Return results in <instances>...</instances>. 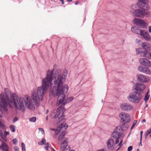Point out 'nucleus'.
Wrapping results in <instances>:
<instances>
[{
	"label": "nucleus",
	"instance_id": "ddd939ff",
	"mask_svg": "<svg viewBox=\"0 0 151 151\" xmlns=\"http://www.w3.org/2000/svg\"><path fill=\"white\" fill-rule=\"evenodd\" d=\"M139 62L140 64L144 66L147 67H150L151 66V62L145 58L140 59Z\"/></svg>",
	"mask_w": 151,
	"mask_h": 151
},
{
	"label": "nucleus",
	"instance_id": "79ce46f5",
	"mask_svg": "<svg viewBox=\"0 0 151 151\" xmlns=\"http://www.w3.org/2000/svg\"><path fill=\"white\" fill-rule=\"evenodd\" d=\"M9 132H7L6 131H5V133H4V135L5 136L4 137H5V136L6 135H9Z\"/></svg>",
	"mask_w": 151,
	"mask_h": 151
},
{
	"label": "nucleus",
	"instance_id": "a878e982",
	"mask_svg": "<svg viewBox=\"0 0 151 151\" xmlns=\"http://www.w3.org/2000/svg\"><path fill=\"white\" fill-rule=\"evenodd\" d=\"M145 68V67H143L142 66H140L138 67V70L139 71L143 73Z\"/></svg>",
	"mask_w": 151,
	"mask_h": 151
},
{
	"label": "nucleus",
	"instance_id": "1a4fd4ad",
	"mask_svg": "<svg viewBox=\"0 0 151 151\" xmlns=\"http://www.w3.org/2000/svg\"><path fill=\"white\" fill-rule=\"evenodd\" d=\"M122 110L124 111H129L133 109V106L130 104L127 103H124L120 106Z\"/></svg>",
	"mask_w": 151,
	"mask_h": 151
},
{
	"label": "nucleus",
	"instance_id": "dca6fc26",
	"mask_svg": "<svg viewBox=\"0 0 151 151\" xmlns=\"http://www.w3.org/2000/svg\"><path fill=\"white\" fill-rule=\"evenodd\" d=\"M141 45L145 50L151 51V45L150 44L147 42H143Z\"/></svg>",
	"mask_w": 151,
	"mask_h": 151
},
{
	"label": "nucleus",
	"instance_id": "f257e3e1",
	"mask_svg": "<svg viewBox=\"0 0 151 151\" xmlns=\"http://www.w3.org/2000/svg\"><path fill=\"white\" fill-rule=\"evenodd\" d=\"M52 76V71L50 69H49L47 71L46 77L42 80V86L37 88V93L34 91L32 93V100L31 101H30L29 97L28 96H25L26 100L24 101V98H19L15 93H13L12 95L13 104H12L11 106H10L12 107V106L14 105L15 107L18 110L24 111L25 109L24 103V101L28 109H34L35 104L37 105L38 101H42L43 95L46 93L47 90L49 87V84L51 80Z\"/></svg>",
	"mask_w": 151,
	"mask_h": 151
},
{
	"label": "nucleus",
	"instance_id": "c756f323",
	"mask_svg": "<svg viewBox=\"0 0 151 151\" xmlns=\"http://www.w3.org/2000/svg\"><path fill=\"white\" fill-rule=\"evenodd\" d=\"M21 145L22 151H25V146L24 143L22 142L21 143Z\"/></svg>",
	"mask_w": 151,
	"mask_h": 151
},
{
	"label": "nucleus",
	"instance_id": "423d86ee",
	"mask_svg": "<svg viewBox=\"0 0 151 151\" xmlns=\"http://www.w3.org/2000/svg\"><path fill=\"white\" fill-rule=\"evenodd\" d=\"M68 143L66 138L63 139L61 141V145L60 148V151H68L70 148L68 145Z\"/></svg>",
	"mask_w": 151,
	"mask_h": 151
},
{
	"label": "nucleus",
	"instance_id": "20e7f679",
	"mask_svg": "<svg viewBox=\"0 0 151 151\" xmlns=\"http://www.w3.org/2000/svg\"><path fill=\"white\" fill-rule=\"evenodd\" d=\"M142 98V93L137 91L130 93L127 97L128 100L132 103H139Z\"/></svg>",
	"mask_w": 151,
	"mask_h": 151
},
{
	"label": "nucleus",
	"instance_id": "5701e85b",
	"mask_svg": "<svg viewBox=\"0 0 151 151\" xmlns=\"http://www.w3.org/2000/svg\"><path fill=\"white\" fill-rule=\"evenodd\" d=\"M65 134V132H62L61 134H60L58 138V139L59 140H60L61 139H63L65 138H63Z\"/></svg>",
	"mask_w": 151,
	"mask_h": 151
},
{
	"label": "nucleus",
	"instance_id": "a18cd8bd",
	"mask_svg": "<svg viewBox=\"0 0 151 151\" xmlns=\"http://www.w3.org/2000/svg\"><path fill=\"white\" fill-rule=\"evenodd\" d=\"M60 1L61 2V3L62 4H64V0H60Z\"/></svg>",
	"mask_w": 151,
	"mask_h": 151
},
{
	"label": "nucleus",
	"instance_id": "4c0bfd02",
	"mask_svg": "<svg viewBox=\"0 0 151 151\" xmlns=\"http://www.w3.org/2000/svg\"><path fill=\"white\" fill-rule=\"evenodd\" d=\"M132 149V146H129L128 149L127 151H131Z\"/></svg>",
	"mask_w": 151,
	"mask_h": 151
},
{
	"label": "nucleus",
	"instance_id": "cd10ccee",
	"mask_svg": "<svg viewBox=\"0 0 151 151\" xmlns=\"http://www.w3.org/2000/svg\"><path fill=\"white\" fill-rule=\"evenodd\" d=\"M150 97V95L147 94H146L144 98V100L145 102H146L148 100Z\"/></svg>",
	"mask_w": 151,
	"mask_h": 151
},
{
	"label": "nucleus",
	"instance_id": "8fccbe9b",
	"mask_svg": "<svg viewBox=\"0 0 151 151\" xmlns=\"http://www.w3.org/2000/svg\"><path fill=\"white\" fill-rule=\"evenodd\" d=\"M73 0H67V1L68 2H71Z\"/></svg>",
	"mask_w": 151,
	"mask_h": 151
},
{
	"label": "nucleus",
	"instance_id": "6e6552de",
	"mask_svg": "<svg viewBox=\"0 0 151 151\" xmlns=\"http://www.w3.org/2000/svg\"><path fill=\"white\" fill-rule=\"evenodd\" d=\"M106 145L108 149L110 150H112L114 149L115 144V140L113 138L109 139L106 141Z\"/></svg>",
	"mask_w": 151,
	"mask_h": 151
},
{
	"label": "nucleus",
	"instance_id": "f704fd0d",
	"mask_svg": "<svg viewBox=\"0 0 151 151\" xmlns=\"http://www.w3.org/2000/svg\"><path fill=\"white\" fill-rule=\"evenodd\" d=\"M0 127L2 129H4V126L3 123L0 121Z\"/></svg>",
	"mask_w": 151,
	"mask_h": 151
},
{
	"label": "nucleus",
	"instance_id": "ea45409f",
	"mask_svg": "<svg viewBox=\"0 0 151 151\" xmlns=\"http://www.w3.org/2000/svg\"><path fill=\"white\" fill-rule=\"evenodd\" d=\"M14 151H19V148L17 146H15L14 147Z\"/></svg>",
	"mask_w": 151,
	"mask_h": 151
},
{
	"label": "nucleus",
	"instance_id": "bb28decb",
	"mask_svg": "<svg viewBox=\"0 0 151 151\" xmlns=\"http://www.w3.org/2000/svg\"><path fill=\"white\" fill-rule=\"evenodd\" d=\"M50 144L48 142L45 143V148L46 150H47L48 148L50 147Z\"/></svg>",
	"mask_w": 151,
	"mask_h": 151
},
{
	"label": "nucleus",
	"instance_id": "c85d7f7f",
	"mask_svg": "<svg viewBox=\"0 0 151 151\" xmlns=\"http://www.w3.org/2000/svg\"><path fill=\"white\" fill-rule=\"evenodd\" d=\"M0 136H1V137H2V138L5 141H6V137H3V134H2V131L0 129Z\"/></svg>",
	"mask_w": 151,
	"mask_h": 151
},
{
	"label": "nucleus",
	"instance_id": "49530a36",
	"mask_svg": "<svg viewBox=\"0 0 151 151\" xmlns=\"http://www.w3.org/2000/svg\"><path fill=\"white\" fill-rule=\"evenodd\" d=\"M2 117V113L1 111L0 112V117Z\"/></svg>",
	"mask_w": 151,
	"mask_h": 151
},
{
	"label": "nucleus",
	"instance_id": "2eb2a0df",
	"mask_svg": "<svg viewBox=\"0 0 151 151\" xmlns=\"http://www.w3.org/2000/svg\"><path fill=\"white\" fill-rule=\"evenodd\" d=\"M111 136L113 137L116 139H115L116 143V144H118L119 142L118 139L121 137L120 133L119 132H114L112 133Z\"/></svg>",
	"mask_w": 151,
	"mask_h": 151
},
{
	"label": "nucleus",
	"instance_id": "7ed1b4c3",
	"mask_svg": "<svg viewBox=\"0 0 151 151\" xmlns=\"http://www.w3.org/2000/svg\"><path fill=\"white\" fill-rule=\"evenodd\" d=\"M139 1L137 3L140 8L134 11L131 10V12L135 16L141 18L144 17H148L150 15V12L147 10H149L150 7L147 4L148 0H138Z\"/></svg>",
	"mask_w": 151,
	"mask_h": 151
},
{
	"label": "nucleus",
	"instance_id": "6ab92c4d",
	"mask_svg": "<svg viewBox=\"0 0 151 151\" xmlns=\"http://www.w3.org/2000/svg\"><path fill=\"white\" fill-rule=\"evenodd\" d=\"M140 29H139L138 27L136 26L132 27L131 28V31L132 32L139 35L140 33Z\"/></svg>",
	"mask_w": 151,
	"mask_h": 151
},
{
	"label": "nucleus",
	"instance_id": "9d476101",
	"mask_svg": "<svg viewBox=\"0 0 151 151\" xmlns=\"http://www.w3.org/2000/svg\"><path fill=\"white\" fill-rule=\"evenodd\" d=\"M133 22L135 24L143 28H145L146 26L147 25V24L144 21L139 18H135L133 20Z\"/></svg>",
	"mask_w": 151,
	"mask_h": 151
},
{
	"label": "nucleus",
	"instance_id": "0eeeda50",
	"mask_svg": "<svg viewBox=\"0 0 151 151\" xmlns=\"http://www.w3.org/2000/svg\"><path fill=\"white\" fill-rule=\"evenodd\" d=\"M119 116L121 120L124 123H129L130 121V116L126 113L121 112L119 114Z\"/></svg>",
	"mask_w": 151,
	"mask_h": 151
},
{
	"label": "nucleus",
	"instance_id": "473e14b6",
	"mask_svg": "<svg viewBox=\"0 0 151 151\" xmlns=\"http://www.w3.org/2000/svg\"><path fill=\"white\" fill-rule=\"evenodd\" d=\"M61 130H58V127H57V129L55 131V134L56 135H58L59 133L60 132Z\"/></svg>",
	"mask_w": 151,
	"mask_h": 151
},
{
	"label": "nucleus",
	"instance_id": "13d9d810",
	"mask_svg": "<svg viewBox=\"0 0 151 151\" xmlns=\"http://www.w3.org/2000/svg\"><path fill=\"white\" fill-rule=\"evenodd\" d=\"M137 151H139V150L138 149H137Z\"/></svg>",
	"mask_w": 151,
	"mask_h": 151
},
{
	"label": "nucleus",
	"instance_id": "4d7b16f0",
	"mask_svg": "<svg viewBox=\"0 0 151 151\" xmlns=\"http://www.w3.org/2000/svg\"><path fill=\"white\" fill-rule=\"evenodd\" d=\"M53 151H55V150L53 148H52Z\"/></svg>",
	"mask_w": 151,
	"mask_h": 151
},
{
	"label": "nucleus",
	"instance_id": "4be33fe9",
	"mask_svg": "<svg viewBox=\"0 0 151 151\" xmlns=\"http://www.w3.org/2000/svg\"><path fill=\"white\" fill-rule=\"evenodd\" d=\"M143 73H145L149 74L151 73V71L150 69L147 67H145L144 68Z\"/></svg>",
	"mask_w": 151,
	"mask_h": 151
},
{
	"label": "nucleus",
	"instance_id": "39448f33",
	"mask_svg": "<svg viewBox=\"0 0 151 151\" xmlns=\"http://www.w3.org/2000/svg\"><path fill=\"white\" fill-rule=\"evenodd\" d=\"M64 111V107L62 105H61L57 109L56 113H53L52 115V116H54L52 117L54 118H58L56 120L57 122L56 123H59L60 122V120L63 119L62 116Z\"/></svg>",
	"mask_w": 151,
	"mask_h": 151
},
{
	"label": "nucleus",
	"instance_id": "c03bdc74",
	"mask_svg": "<svg viewBox=\"0 0 151 151\" xmlns=\"http://www.w3.org/2000/svg\"><path fill=\"white\" fill-rule=\"evenodd\" d=\"M149 31L151 33V26L149 27Z\"/></svg>",
	"mask_w": 151,
	"mask_h": 151
},
{
	"label": "nucleus",
	"instance_id": "5fc2aeb1",
	"mask_svg": "<svg viewBox=\"0 0 151 151\" xmlns=\"http://www.w3.org/2000/svg\"><path fill=\"white\" fill-rule=\"evenodd\" d=\"M68 151H75V150H68Z\"/></svg>",
	"mask_w": 151,
	"mask_h": 151
},
{
	"label": "nucleus",
	"instance_id": "393cba45",
	"mask_svg": "<svg viewBox=\"0 0 151 151\" xmlns=\"http://www.w3.org/2000/svg\"><path fill=\"white\" fill-rule=\"evenodd\" d=\"M143 51H142V50L141 48H138L136 50V52L137 54L140 53H141V56H142V53H143Z\"/></svg>",
	"mask_w": 151,
	"mask_h": 151
},
{
	"label": "nucleus",
	"instance_id": "7c9ffc66",
	"mask_svg": "<svg viewBox=\"0 0 151 151\" xmlns=\"http://www.w3.org/2000/svg\"><path fill=\"white\" fill-rule=\"evenodd\" d=\"M29 121L31 122H35L36 121V118L33 116L29 119Z\"/></svg>",
	"mask_w": 151,
	"mask_h": 151
},
{
	"label": "nucleus",
	"instance_id": "b1692460",
	"mask_svg": "<svg viewBox=\"0 0 151 151\" xmlns=\"http://www.w3.org/2000/svg\"><path fill=\"white\" fill-rule=\"evenodd\" d=\"M9 128L11 131L12 132H14L15 131V128L14 125H11L9 127Z\"/></svg>",
	"mask_w": 151,
	"mask_h": 151
},
{
	"label": "nucleus",
	"instance_id": "2f4dec72",
	"mask_svg": "<svg viewBox=\"0 0 151 151\" xmlns=\"http://www.w3.org/2000/svg\"><path fill=\"white\" fill-rule=\"evenodd\" d=\"M137 122V121L136 120H134L133 122V123L131 127L130 130H132L133 128L134 127L136 124Z\"/></svg>",
	"mask_w": 151,
	"mask_h": 151
},
{
	"label": "nucleus",
	"instance_id": "09e8293b",
	"mask_svg": "<svg viewBox=\"0 0 151 151\" xmlns=\"http://www.w3.org/2000/svg\"><path fill=\"white\" fill-rule=\"evenodd\" d=\"M51 130H53V131H55L56 130L55 129H53V128H51L50 129Z\"/></svg>",
	"mask_w": 151,
	"mask_h": 151
},
{
	"label": "nucleus",
	"instance_id": "3c124183",
	"mask_svg": "<svg viewBox=\"0 0 151 151\" xmlns=\"http://www.w3.org/2000/svg\"><path fill=\"white\" fill-rule=\"evenodd\" d=\"M48 111H49V110L48 109H47V111H46V114H48Z\"/></svg>",
	"mask_w": 151,
	"mask_h": 151
},
{
	"label": "nucleus",
	"instance_id": "de8ad7c7",
	"mask_svg": "<svg viewBox=\"0 0 151 151\" xmlns=\"http://www.w3.org/2000/svg\"><path fill=\"white\" fill-rule=\"evenodd\" d=\"M38 144L39 145H42L43 144L42 143V141L41 142H38Z\"/></svg>",
	"mask_w": 151,
	"mask_h": 151
},
{
	"label": "nucleus",
	"instance_id": "aec40b11",
	"mask_svg": "<svg viewBox=\"0 0 151 151\" xmlns=\"http://www.w3.org/2000/svg\"><path fill=\"white\" fill-rule=\"evenodd\" d=\"M68 127V125L65 124H60L59 126L58 127V130H61L62 129H66Z\"/></svg>",
	"mask_w": 151,
	"mask_h": 151
},
{
	"label": "nucleus",
	"instance_id": "864d4df0",
	"mask_svg": "<svg viewBox=\"0 0 151 151\" xmlns=\"http://www.w3.org/2000/svg\"><path fill=\"white\" fill-rule=\"evenodd\" d=\"M149 90H148V91H147L146 94H147L148 95H149Z\"/></svg>",
	"mask_w": 151,
	"mask_h": 151
},
{
	"label": "nucleus",
	"instance_id": "bf43d9fd",
	"mask_svg": "<svg viewBox=\"0 0 151 151\" xmlns=\"http://www.w3.org/2000/svg\"><path fill=\"white\" fill-rule=\"evenodd\" d=\"M140 145H141V146L142 145L141 142V143H140Z\"/></svg>",
	"mask_w": 151,
	"mask_h": 151
},
{
	"label": "nucleus",
	"instance_id": "9b49d317",
	"mask_svg": "<svg viewBox=\"0 0 151 151\" xmlns=\"http://www.w3.org/2000/svg\"><path fill=\"white\" fill-rule=\"evenodd\" d=\"M140 33L139 35L144 38L147 41L150 40V37L147 32L146 30L140 29Z\"/></svg>",
	"mask_w": 151,
	"mask_h": 151
},
{
	"label": "nucleus",
	"instance_id": "a211bd4d",
	"mask_svg": "<svg viewBox=\"0 0 151 151\" xmlns=\"http://www.w3.org/2000/svg\"><path fill=\"white\" fill-rule=\"evenodd\" d=\"M8 147L7 144L2 141V144L0 145V149L2 151H8Z\"/></svg>",
	"mask_w": 151,
	"mask_h": 151
},
{
	"label": "nucleus",
	"instance_id": "6e6d98bb",
	"mask_svg": "<svg viewBox=\"0 0 151 151\" xmlns=\"http://www.w3.org/2000/svg\"><path fill=\"white\" fill-rule=\"evenodd\" d=\"M143 122H146L145 120V119H143Z\"/></svg>",
	"mask_w": 151,
	"mask_h": 151
},
{
	"label": "nucleus",
	"instance_id": "412c9836",
	"mask_svg": "<svg viewBox=\"0 0 151 151\" xmlns=\"http://www.w3.org/2000/svg\"><path fill=\"white\" fill-rule=\"evenodd\" d=\"M129 127L128 124H123L121 127L120 129L122 130L125 131Z\"/></svg>",
	"mask_w": 151,
	"mask_h": 151
},
{
	"label": "nucleus",
	"instance_id": "a19ab883",
	"mask_svg": "<svg viewBox=\"0 0 151 151\" xmlns=\"http://www.w3.org/2000/svg\"><path fill=\"white\" fill-rule=\"evenodd\" d=\"M12 142L14 144H16L17 142V140L16 139H13L12 140Z\"/></svg>",
	"mask_w": 151,
	"mask_h": 151
},
{
	"label": "nucleus",
	"instance_id": "72a5a7b5",
	"mask_svg": "<svg viewBox=\"0 0 151 151\" xmlns=\"http://www.w3.org/2000/svg\"><path fill=\"white\" fill-rule=\"evenodd\" d=\"M18 119V118L17 117H15L13 120V122L14 123H15L17 121Z\"/></svg>",
	"mask_w": 151,
	"mask_h": 151
},
{
	"label": "nucleus",
	"instance_id": "052dcab7",
	"mask_svg": "<svg viewBox=\"0 0 151 151\" xmlns=\"http://www.w3.org/2000/svg\"><path fill=\"white\" fill-rule=\"evenodd\" d=\"M134 6L133 5H132L131 6V7H132Z\"/></svg>",
	"mask_w": 151,
	"mask_h": 151
},
{
	"label": "nucleus",
	"instance_id": "58836bf2",
	"mask_svg": "<svg viewBox=\"0 0 151 151\" xmlns=\"http://www.w3.org/2000/svg\"><path fill=\"white\" fill-rule=\"evenodd\" d=\"M41 141L42 143V144L45 145V144L46 143L45 139V138H43L42 139Z\"/></svg>",
	"mask_w": 151,
	"mask_h": 151
},
{
	"label": "nucleus",
	"instance_id": "4468645a",
	"mask_svg": "<svg viewBox=\"0 0 151 151\" xmlns=\"http://www.w3.org/2000/svg\"><path fill=\"white\" fill-rule=\"evenodd\" d=\"M145 86L143 83H137L134 86V88L138 91L143 90L145 88Z\"/></svg>",
	"mask_w": 151,
	"mask_h": 151
},
{
	"label": "nucleus",
	"instance_id": "f03ea898",
	"mask_svg": "<svg viewBox=\"0 0 151 151\" xmlns=\"http://www.w3.org/2000/svg\"><path fill=\"white\" fill-rule=\"evenodd\" d=\"M52 71L53 73V70ZM68 71L64 70L62 73L61 70L58 69L55 72L53 77L52 76L50 84V91L52 95L54 96H58L57 105H59L62 104L63 106L67 103L72 101L74 98L71 96L68 99H65V93L68 91V87L67 84H64L65 81L68 74Z\"/></svg>",
	"mask_w": 151,
	"mask_h": 151
},
{
	"label": "nucleus",
	"instance_id": "c9c22d12",
	"mask_svg": "<svg viewBox=\"0 0 151 151\" xmlns=\"http://www.w3.org/2000/svg\"><path fill=\"white\" fill-rule=\"evenodd\" d=\"M39 130L41 132L42 134H44V130L42 128H40L39 129Z\"/></svg>",
	"mask_w": 151,
	"mask_h": 151
},
{
	"label": "nucleus",
	"instance_id": "e433bc0d",
	"mask_svg": "<svg viewBox=\"0 0 151 151\" xmlns=\"http://www.w3.org/2000/svg\"><path fill=\"white\" fill-rule=\"evenodd\" d=\"M142 134H143V131H141L140 132V143H141V142L142 141Z\"/></svg>",
	"mask_w": 151,
	"mask_h": 151
},
{
	"label": "nucleus",
	"instance_id": "f3484780",
	"mask_svg": "<svg viewBox=\"0 0 151 151\" xmlns=\"http://www.w3.org/2000/svg\"><path fill=\"white\" fill-rule=\"evenodd\" d=\"M142 56L149 59H151V53L146 50H145L142 53Z\"/></svg>",
	"mask_w": 151,
	"mask_h": 151
},
{
	"label": "nucleus",
	"instance_id": "37998d69",
	"mask_svg": "<svg viewBox=\"0 0 151 151\" xmlns=\"http://www.w3.org/2000/svg\"><path fill=\"white\" fill-rule=\"evenodd\" d=\"M122 140L119 143V146H120V147H119V148H118L117 150H119V148H120L121 146V144L122 143Z\"/></svg>",
	"mask_w": 151,
	"mask_h": 151
},
{
	"label": "nucleus",
	"instance_id": "f8f14e48",
	"mask_svg": "<svg viewBox=\"0 0 151 151\" xmlns=\"http://www.w3.org/2000/svg\"><path fill=\"white\" fill-rule=\"evenodd\" d=\"M137 77L138 81L140 82L145 83L150 81V79L147 77L142 74L137 75Z\"/></svg>",
	"mask_w": 151,
	"mask_h": 151
},
{
	"label": "nucleus",
	"instance_id": "603ef678",
	"mask_svg": "<svg viewBox=\"0 0 151 151\" xmlns=\"http://www.w3.org/2000/svg\"><path fill=\"white\" fill-rule=\"evenodd\" d=\"M78 3V1H76L75 3V4L76 5H77Z\"/></svg>",
	"mask_w": 151,
	"mask_h": 151
},
{
	"label": "nucleus",
	"instance_id": "680f3d73",
	"mask_svg": "<svg viewBox=\"0 0 151 151\" xmlns=\"http://www.w3.org/2000/svg\"><path fill=\"white\" fill-rule=\"evenodd\" d=\"M46 119H47V117H46Z\"/></svg>",
	"mask_w": 151,
	"mask_h": 151
}]
</instances>
